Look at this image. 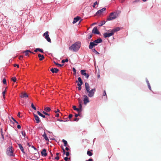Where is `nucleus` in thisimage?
I'll return each mask as SVG.
<instances>
[{"label":"nucleus","mask_w":161,"mask_h":161,"mask_svg":"<svg viewBox=\"0 0 161 161\" xmlns=\"http://www.w3.org/2000/svg\"><path fill=\"white\" fill-rule=\"evenodd\" d=\"M85 89L86 92H85V93L87 94L88 93L87 95L88 97H93L95 92L96 90L95 88H93L90 90V87L88 83L86 82L85 83Z\"/></svg>","instance_id":"f257e3e1"},{"label":"nucleus","mask_w":161,"mask_h":161,"mask_svg":"<svg viewBox=\"0 0 161 161\" xmlns=\"http://www.w3.org/2000/svg\"><path fill=\"white\" fill-rule=\"evenodd\" d=\"M81 42L79 41L75 42L69 47V50L76 52L79 50L81 47Z\"/></svg>","instance_id":"f03ea898"},{"label":"nucleus","mask_w":161,"mask_h":161,"mask_svg":"<svg viewBox=\"0 0 161 161\" xmlns=\"http://www.w3.org/2000/svg\"><path fill=\"white\" fill-rule=\"evenodd\" d=\"M118 16L117 13L116 12H113L110 13L109 17L107 18L108 20H111L117 18Z\"/></svg>","instance_id":"7ed1b4c3"},{"label":"nucleus","mask_w":161,"mask_h":161,"mask_svg":"<svg viewBox=\"0 0 161 161\" xmlns=\"http://www.w3.org/2000/svg\"><path fill=\"white\" fill-rule=\"evenodd\" d=\"M12 149L13 147L12 146H9L7 149L6 154L10 156L14 157L15 155L13 153V151Z\"/></svg>","instance_id":"20e7f679"},{"label":"nucleus","mask_w":161,"mask_h":161,"mask_svg":"<svg viewBox=\"0 0 161 161\" xmlns=\"http://www.w3.org/2000/svg\"><path fill=\"white\" fill-rule=\"evenodd\" d=\"M48 33L49 32L48 31H46L44 33L43 36L48 42L51 43V41L49 37Z\"/></svg>","instance_id":"39448f33"},{"label":"nucleus","mask_w":161,"mask_h":161,"mask_svg":"<svg viewBox=\"0 0 161 161\" xmlns=\"http://www.w3.org/2000/svg\"><path fill=\"white\" fill-rule=\"evenodd\" d=\"M114 34L113 32L111 30L110 32H106L103 34V37L105 38L109 37L110 36H113Z\"/></svg>","instance_id":"423d86ee"},{"label":"nucleus","mask_w":161,"mask_h":161,"mask_svg":"<svg viewBox=\"0 0 161 161\" xmlns=\"http://www.w3.org/2000/svg\"><path fill=\"white\" fill-rule=\"evenodd\" d=\"M84 97L83 99L84 103L85 104H86L87 103L89 102V99L88 97L87 96L85 95L83 96Z\"/></svg>","instance_id":"0eeeda50"},{"label":"nucleus","mask_w":161,"mask_h":161,"mask_svg":"<svg viewBox=\"0 0 161 161\" xmlns=\"http://www.w3.org/2000/svg\"><path fill=\"white\" fill-rule=\"evenodd\" d=\"M106 9L105 8H103L101 9L98 10L96 12V14L97 15H100L103 12V11H105Z\"/></svg>","instance_id":"6e6552de"},{"label":"nucleus","mask_w":161,"mask_h":161,"mask_svg":"<svg viewBox=\"0 0 161 161\" xmlns=\"http://www.w3.org/2000/svg\"><path fill=\"white\" fill-rule=\"evenodd\" d=\"M85 70H81L80 71L82 75L85 76L86 78L88 79L89 77V75L85 72Z\"/></svg>","instance_id":"1a4fd4ad"},{"label":"nucleus","mask_w":161,"mask_h":161,"mask_svg":"<svg viewBox=\"0 0 161 161\" xmlns=\"http://www.w3.org/2000/svg\"><path fill=\"white\" fill-rule=\"evenodd\" d=\"M92 33L96 34H99L100 33L99 32L98 30L97 27H94L92 30Z\"/></svg>","instance_id":"9d476101"},{"label":"nucleus","mask_w":161,"mask_h":161,"mask_svg":"<svg viewBox=\"0 0 161 161\" xmlns=\"http://www.w3.org/2000/svg\"><path fill=\"white\" fill-rule=\"evenodd\" d=\"M97 44H95V43L93 42H91L90 43L89 48L90 49H92L94 47L97 46Z\"/></svg>","instance_id":"9b49d317"},{"label":"nucleus","mask_w":161,"mask_h":161,"mask_svg":"<svg viewBox=\"0 0 161 161\" xmlns=\"http://www.w3.org/2000/svg\"><path fill=\"white\" fill-rule=\"evenodd\" d=\"M41 153L42 156H46L47 155L46 150L45 149L42 150L41 152Z\"/></svg>","instance_id":"f8f14e48"},{"label":"nucleus","mask_w":161,"mask_h":161,"mask_svg":"<svg viewBox=\"0 0 161 161\" xmlns=\"http://www.w3.org/2000/svg\"><path fill=\"white\" fill-rule=\"evenodd\" d=\"M93 42L95 43V44H97L98 43H100L102 42L103 40L101 38H98L94 41Z\"/></svg>","instance_id":"ddd939ff"},{"label":"nucleus","mask_w":161,"mask_h":161,"mask_svg":"<svg viewBox=\"0 0 161 161\" xmlns=\"http://www.w3.org/2000/svg\"><path fill=\"white\" fill-rule=\"evenodd\" d=\"M50 71L53 73H57L59 71V70L57 68H52L50 69Z\"/></svg>","instance_id":"4468645a"},{"label":"nucleus","mask_w":161,"mask_h":161,"mask_svg":"<svg viewBox=\"0 0 161 161\" xmlns=\"http://www.w3.org/2000/svg\"><path fill=\"white\" fill-rule=\"evenodd\" d=\"M34 116L35 119L36 121V123H39L40 121L39 117L37 115L35 114H34Z\"/></svg>","instance_id":"2eb2a0df"},{"label":"nucleus","mask_w":161,"mask_h":161,"mask_svg":"<svg viewBox=\"0 0 161 161\" xmlns=\"http://www.w3.org/2000/svg\"><path fill=\"white\" fill-rule=\"evenodd\" d=\"M80 19V18L79 16H77L75 17L74 19V20L73 22V24H75L78 21L79 19Z\"/></svg>","instance_id":"dca6fc26"},{"label":"nucleus","mask_w":161,"mask_h":161,"mask_svg":"<svg viewBox=\"0 0 161 161\" xmlns=\"http://www.w3.org/2000/svg\"><path fill=\"white\" fill-rule=\"evenodd\" d=\"M103 98L105 99H107V95L105 90H104L103 91Z\"/></svg>","instance_id":"f3484780"},{"label":"nucleus","mask_w":161,"mask_h":161,"mask_svg":"<svg viewBox=\"0 0 161 161\" xmlns=\"http://www.w3.org/2000/svg\"><path fill=\"white\" fill-rule=\"evenodd\" d=\"M45 140L47 141H49V139L47 137V135L45 132H44L43 134L42 135Z\"/></svg>","instance_id":"a211bd4d"},{"label":"nucleus","mask_w":161,"mask_h":161,"mask_svg":"<svg viewBox=\"0 0 161 161\" xmlns=\"http://www.w3.org/2000/svg\"><path fill=\"white\" fill-rule=\"evenodd\" d=\"M18 146L20 149V150L23 153H25L24 152V149L23 148V147H22V145L20 144H19Z\"/></svg>","instance_id":"6ab92c4d"},{"label":"nucleus","mask_w":161,"mask_h":161,"mask_svg":"<svg viewBox=\"0 0 161 161\" xmlns=\"http://www.w3.org/2000/svg\"><path fill=\"white\" fill-rule=\"evenodd\" d=\"M120 29L119 27H117L111 30V31H112V32H113V34H114L115 32L119 31L120 30Z\"/></svg>","instance_id":"aec40b11"},{"label":"nucleus","mask_w":161,"mask_h":161,"mask_svg":"<svg viewBox=\"0 0 161 161\" xmlns=\"http://www.w3.org/2000/svg\"><path fill=\"white\" fill-rule=\"evenodd\" d=\"M38 56L39 57V60L40 61L42 60L44 58V57L43 55H41V54H39L38 55Z\"/></svg>","instance_id":"412c9836"},{"label":"nucleus","mask_w":161,"mask_h":161,"mask_svg":"<svg viewBox=\"0 0 161 161\" xmlns=\"http://www.w3.org/2000/svg\"><path fill=\"white\" fill-rule=\"evenodd\" d=\"M78 80H76V83H78V82H80L79 84H80V85H82L83 84V82L80 77H78Z\"/></svg>","instance_id":"4be33fe9"},{"label":"nucleus","mask_w":161,"mask_h":161,"mask_svg":"<svg viewBox=\"0 0 161 161\" xmlns=\"http://www.w3.org/2000/svg\"><path fill=\"white\" fill-rule=\"evenodd\" d=\"M44 110L47 112H49L51 110V109L48 107H45L44 108Z\"/></svg>","instance_id":"5701e85b"},{"label":"nucleus","mask_w":161,"mask_h":161,"mask_svg":"<svg viewBox=\"0 0 161 161\" xmlns=\"http://www.w3.org/2000/svg\"><path fill=\"white\" fill-rule=\"evenodd\" d=\"M28 95L26 93H25L22 94V95L21 96V97H28Z\"/></svg>","instance_id":"b1692460"},{"label":"nucleus","mask_w":161,"mask_h":161,"mask_svg":"<svg viewBox=\"0 0 161 161\" xmlns=\"http://www.w3.org/2000/svg\"><path fill=\"white\" fill-rule=\"evenodd\" d=\"M24 53H25V56H27L29 53H32V52L30 50H27L24 51Z\"/></svg>","instance_id":"393cba45"},{"label":"nucleus","mask_w":161,"mask_h":161,"mask_svg":"<svg viewBox=\"0 0 161 161\" xmlns=\"http://www.w3.org/2000/svg\"><path fill=\"white\" fill-rule=\"evenodd\" d=\"M37 114L40 116L42 117L43 118H45V116L44 115L42 114L41 112L39 111L37 112Z\"/></svg>","instance_id":"a878e982"},{"label":"nucleus","mask_w":161,"mask_h":161,"mask_svg":"<svg viewBox=\"0 0 161 161\" xmlns=\"http://www.w3.org/2000/svg\"><path fill=\"white\" fill-rule=\"evenodd\" d=\"M62 142L64 143V145L65 147H66L68 145L67 142L64 139L62 140Z\"/></svg>","instance_id":"bb28decb"},{"label":"nucleus","mask_w":161,"mask_h":161,"mask_svg":"<svg viewBox=\"0 0 161 161\" xmlns=\"http://www.w3.org/2000/svg\"><path fill=\"white\" fill-rule=\"evenodd\" d=\"M53 62L55 65H58V66L61 67V66H62L64 65L63 64H59L58 63L54 61H53Z\"/></svg>","instance_id":"cd10ccee"},{"label":"nucleus","mask_w":161,"mask_h":161,"mask_svg":"<svg viewBox=\"0 0 161 161\" xmlns=\"http://www.w3.org/2000/svg\"><path fill=\"white\" fill-rule=\"evenodd\" d=\"M87 154L90 156H92V153L90 151H88L87 153Z\"/></svg>","instance_id":"c85d7f7f"},{"label":"nucleus","mask_w":161,"mask_h":161,"mask_svg":"<svg viewBox=\"0 0 161 161\" xmlns=\"http://www.w3.org/2000/svg\"><path fill=\"white\" fill-rule=\"evenodd\" d=\"M5 93H6V89L2 92L3 97V99H4V100H5Z\"/></svg>","instance_id":"c756f323"},{"label":"nucleus","mask_w":161,"mask_h":161,"mask_svg":"<svg viewBox=\"0 0 161 161\" xmlns=\"http://www.w3.org/2000/svg\"><path fill=\"white\" fill-rule=\"evenodd\" d=\"M105 22H105V20L102 21H101V23H100L99 24V25L100 26H102L103 25H104L105 24Z\"/></svg>","instance_id":"7c9ffc66"},{"label":"nucleus","mask_w":161,"mask_h":161,"mask_svg":"<svg viewBox=\"0 0 161 161\" xmlns=\"http://www.w3.org/2000/svg\"><path fill=\"white\" fill-rule=\"evenodd\" d=\"M92 52H94L96 54H98L99 53L95 48L92 49Z\"/></svg>","instance_id":"2f4dec72"},{"label":"nucleus","mask_w":161,"mask_h":161,"mask_svg":"<svg viewBox=\"0 0 161 161\" xmlns=\"http://www.w3.org/2000/svg\"><path fill=\"white\" fill-rule=\"evenodd\" d=\"M98 3H97V1H96L95 2V3H94L93 5H92V7H93V8H95L96 7V5H98Z\"/></svg>","instance_id":"473e14b6"},{"label":"nucleus","mask_w":161,"mask_h":161,"mask_svg":"<svg viewBox=\"0 0 161 161\" xmlns=\"http://www.w3.org/2000/svg\"><path fill=\"white\" fill-rule=\"evenodd\" d=\"M68 61V58H66L65 60H62V63H64L65 62H67Z\"/></svg>","instance_id":"72a5a7b5"},{"label":"nucleus","mask_w":161,"mask_h":161,"mask_svg":"<svg viewBox=\"0 0 161 161\" xmlns=\"http://www.w3.org/2000/svg\"><path fill=\"white\" fill-rule=\"evenodd\" d=\"M31 106L32 108H33L34 110H36V108L33 103H31Z\"/></svg>","instance_id":"f704fd0d"},{"label":"nucleus","mask_w":161,"mask_h":161,"mask_svg":"<svg viewBox=\"0 0 161 161\" xmlns=\"http://www.w3.org/2000/svg\"><path fill=\"white\" fill-rule=\"evenodd\" d=\"M81 85H80V84H79V83H78V84H77V86H78V90H80L81 89Z\"/></svg>","instance_id":"c9c22d12"},{"label":"nucleus","mask_w":161,"mask_h":161,"mask_svg":"<svg viewBox=\"0 0 161 161\" xmlns=\"http://www.w3.org/2000/svg\"><path fill=\"white\" fill-rule=\"evenodd\" d=\"M16 78L15 77H13L12 78V81H13L14 82H15L16 81Z\"/></svg>","instance_id":"e433bc0d"},{"label":"nucleus","mask_w":161,"mask_h":161,"mask_svg":"<svg viewBox=\"0 0 161 161\" xmlns=\"http://www.w3.org/2000/svg\"><path fill=\"white\" fill-rule=\"evenodd\" d=\"M21 134L24 137H25V136H26V134L25 131H22Z\"/></svg>","instance_id":"4c0bfd02"},{"label":"nucleus","mask_w":161,"mask_h":161,"mask_svg":"<svg viewBox=\"0 0 161 161\" xmlns=\"http://www.w3.org/2000/svg\"><path fill=\"white\" fill-rule=\"evenodd\" d=\"M11 119L16 124H18V122L13 117H11Z\"/></svg>","instance_id":"58836bf2"},{"label":"nucleus","mask_w":161,"mask_h":161,"mask_svg":"<svg viewBox=\"0 0 161 161\" xmlns=\"http://www.w3.org/2000/svg\"><path fill=\"white\" fill-rule=\"evenodd\" d=\"M72 70H73V71L74 72V75H76V70L75 69V68L73 67L72 68Z\"/></svg>","instance_id":"ea45409f"},{"label":"nucleus","mask_w":161,"mask_h":161,"mask_svg":"<svg viewBox=\"0 0 161 161\" xmlns=\"http://www.w3.org/2000/svg\"><path fill=\"white\" fill-rule=\"evenodd\" d=\"M75 110L77 111L78 112V113H81V112L82 111V110L80 109L79 108H77Z\"/></svg>","instance_id":"a19ab883"},{"label":"nucleus","mask_w":161,"mask_h":161,"mask_svg":"<svg viewBox=\"0 0 161 161\" xmlns=\"http://www.w3.org/2000/svg\"><path fill=\"white\" fill-rule=\"evenodd\" d=\"M3 82L4 84H6V80L5 78L3 79Z\"/></svg>","instance_id":"79ce46f5"},{"label":"nucleus","mask_w":161,"mask_h":161,"mask_svg":"<svg viewBox=\"0 0 161 161\" xmlns=\"http://www.w3.org/2000/svg\"><path fill=\"white\" fill-rule=\"evenodd\" d=\"M92 34H89L88 35V38L89 39H90L92 37Z\"/></svg>","instance_id":"37998d69"},{"label":"nucleus","mask_w":161,"mask_h":161,"mask_svg":"<svg viewBox=\"0 0 161 161\" xmlns=\"http://www.w3.org/2000/svg\"><path fill=\"white\" fill-rule=\"evenodd\" d=\"M38 51L42 53H44L43 50L42 49L38 48Z\"/></svg>","instance_id":"c03bdc74"},{"label":"nucleus","mask_w":161,"mask_h":161,"mask_svg":"<svg viewBox=\"0 0 161 161\" xmlns=\"http://www.w3.org/2000/svg\"><path fill=\"white\" fill-rule=\"evenodd\" d=\"M81 115V113H78V114H75V117H77L78 116H80Z\"/></svg>","instance_id":"a18cd8bd"},{"label":"nucleus","mask_w":161,"mask_h":161,"mask_svg":"<svg viewBox=\"0 0 161 161\" xmlns=\"http://www.w3.org/2000/svg\"><path fill=\"white\" fill-rule=\"evenodd\" d=\"M82 104H81V103H80L79 104V108H80V109L82 110Z\"/></svg>","instance_id":"49530a36"},{"label":"nucleus","mask_w":161,"mask_h":161,"mask_svg":"<svg viewBox=\"0 0 161 161\" xmlns=\"http://www.w3.org/2000/svg\"><path fill=\"white\" fill-rule=\"evenodd\" d=\"M43 113L45 115H48V116H49L50 115L48 113H47V112H45V111H43Z\"/></svg>","instance_id":"de8ad7c7"},{"label":"nucleus","mask_w":161,"mask_h":161,"mask_svg":"<svg viewBox=\"0 0 161 161\" xmlns=\"http://www.w3.org/2000/svg\"><path fill=\"white\" fill-rule=\"evenodd\" d=\"M69 159H70V158H68L67 157H65L64 158V159L65 161H68V160Z\"/></svg>","instance_id":"09e8293b"},{"label":"nucleus","mask_w":161,"mask_h":161,"mask_svg":"<svg viewBox=\"0 0 161 161\" xmlns=\"http://www.w3.org/2000/svg\"><path fill=\"white\" fill-rule=\"evenodd\" d=\"M66 157H68L69 155V152H67L65 153Z\"/></svg>","instance_id":"8fccbe9b"},{"label":"nucleus","mask_w":161,"mask_h":161,"mask_svg":"<svg viewBox=\"0 0 161 161\" xmlns=\"http://www.w3.org/2000/svg\"><path fill=\"white\" fill-rule=\"evenodd\" d=\"M73 108L74 110H75L77 108H76L75 106H73Z\"/></svg>","instance_id":"3c124183"},{"label":"nucleus","mask_w":161,"mask_h":161,"mask_svg":"<svg viewBox=\"0 0 161 161\" xmlns=\"http://www.w3.org/2000/svg\"><path fill=\"white\" fill-rule=\"evenodd\" d=\"M59 159V157L58 156H57L55 158V159H57V160H58Z\"/></svg>","instance_id":"603ef678"},{"label":"nucleus","mask_w":161,"mask_h":161,"mask_svg":"<svg viewBox=\"0 0 161 161\" xmlns=\"http://www.w3.org/2000/svg\"><path fill=\"white\" fill-rule=\"evenodd\" d=\"M72 116H73V115L72 114H69V119L71 118L72 117Z\"/></svg>","instance_id":"864d4df0"},{"label":"nucleus","mask_w":161,"mask_h":161,"mask_svg":"<svg viewBox=\"0 0 161 161\" xmlns=\"http://www.w3.org/2000/svg\"><path fill=\"white\" fill-rule=\"evenodd\" d=\"M79 120V119H77L76 117H75L74 119V121H77Z\"/></svg>","instance_id":"5fc2aeb1"},{"label":"nucleus","mask_w":161,"mask_h":161,"mask_svg":"<svg viewBox=\"0 0 161 161\" xmlns=\"http://www.w3.org/2000/svg\"><path fill=\"white\" fill-rule=\"evenodd\" d=\"M17 127L18 129H20L21 127L19 125H18L17 126Z\"/></svg>","instance_id":"6e6d98bb"},{"label":"nucleus","mask_w":161,"mask_h":161,"mask_svg":"<svg viewBox=\"0 0 161 161\" xmlns=\"http://www.w3.org/2000/svg\"><path fill=\"white\" fill-rule=\"evenodd\" d=\"M32 148H33L35 150H37V149L33 145H32L31 146Z\"/></svg>","instance_id":"4d7b16f0"},{"label":"nucleus","mask_w":161,"mask_h":161,"mask_svg":"<svg viewBox=\"0 0 161 161\" xmlns=\"http://www.w3.org/2000/svg\"><path fill=\"white\" fill-rule=\"evenodd\" d=\"M14 67H16L17 66L18 68L19 67V65L18 64H14Z\"/></svg>","instance_id":"13d9d810"},{"label":"nucleus","mask_w":161,"mask_h":161,"mask_svg":"<svg viewBox=\"0 0 161 161\" xmlns=\"http://www.w3.org/2000/svg\"><path fill=\"white\" fill-rule=\"evenodd\" d=\"M146 82H147V85L150 84V83H149V81H148V80L147 79L146 80Z\"/></svg>","instance_id":"bf43d9fd"},{"label":"nucleus","mask_w":161,"mask_h":161,"mask_svg":"<svg viewBox=\"0 0 161 161\" xmlns=\"http://www.w3.org/2000/svg\"><path fill=\"white\" fill-rule=\"evenodd\" d=\"M62 150H63V153H64V154L65 153V150L64 149V148H63H63H62Z\"/></svg>","instance_id":"052dcab7"},{"label":"nucleus","mask_w":161,"mask_h":161,"mask_svg":"<svg viewBox=\"0 0 161 161\" xmlns=\"http://www.w3.org/2000/svg\"><path fill=\"white\" fill-rule=\"evenodd\" d=\"M20 113L19 112L17 114V116L19 117H20Z\"/></svg>","instance_id":"680f3d73"},{"label":"nucleus","mask_w":161,"mask_h":161,"mask_svg":"<svg viewBox=\"0 0 161 161\" xmlns=\"http://www.w3.org/2000/svg\"><path fill=\"white\" fill-rule=\"evenodd\" d=\"M59 112V109H57V110H55L54 111V112L55 113H58V112Z\"/></svg>","instance_id":"e2e57ef3"},{"label":"nucleus","mask_w":161,"mask_h":161,"mask_svg":"<svg viewBox=\"0 0 161 161\" xmlns=\"http://www.w3.org/2000/svg\"><path fill=\"white\" fill-rule=\"evenodd\" d=\"M148 87L149 88V89L150 90H151V87L150 86V84L149 85H148Z\"/></svg>","instance_id":"0e129e2a"},{"label":"nucleus","mask_w":161,"mask_h":161,"mask_svg":"<svg viewBox=\"0 0 161 161\" xmlns=\"http://www.w3.org/2000/svg\"><path fill=\"white\" fill-rule=\"evenodd\" d=\"M38 51V48H37L34 50V52H37Z\"/></svg>","instance_id":"69168bd1"},{"label":"nucleus","mask_w":161,"mask_h":161,"mask_svg":"<svg viewBox=\"0 0 161 161\" xmlns=\"http://www.w3.org/2000/svg\"><path fill=\"white\" fill-rule=\"evenodd\" d=\"M56 117H59V114L58 113V114H57L55 115Z\"/></svg>","instance_id":"338daca9"},{"label":"nucleus","mask_w":161,"mask_h":161,"mask_svg":"<svg viewBox=\"0 0 161 161\" xmlns=\"http://www.w3.org/2000/svg\"><path fill=\"white\" fill-rule=\"evenodd\" d=\"M88 161H93V159L92 158H90L88 159Z\"/></svg>","instance_id":"774afa93"}]
</instances>
